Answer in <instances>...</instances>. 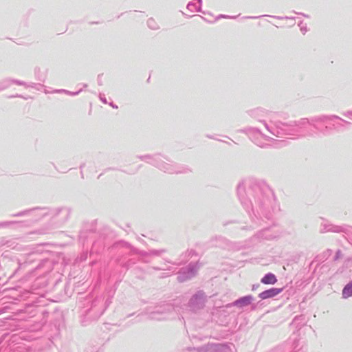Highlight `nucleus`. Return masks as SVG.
Returning a JSON list of instances; mask_svg holds the SVG:
<instances>
[{
	"label": "nucleus",
	"instance_id": "obj_1",
	"mask_svg": "<svg viewBox=\"0 0 352 352\" xmlns=\"http://www.w3.org/2000/svg\"><path fill=\"white\" fill-rule=\"evenodd\" d=\"M283 291L282 288H271L270 289L265 290L258 294V296L262 300L273 298L279 294H280Z\"/></svg>",
	"mask_w": 352,
	"mask_h": 352
},
{
	"label": "nucleus",
	"instance_id": "obj_2",
	"mask_svg": "<svg viewBox=\"0 0 352 352\" xmlns=\"http://www.w3.org/2000/svg\"><path fill=\"white\" fill-rule=\"evenodd\" d=\"M261 281L265 285H274L277 282V278L274 274L268 273L261 278Z\"/></svg>",
	"mask_w": 352,
	"mask_h": 352
},
{
	"label": "nucleus",
	"instance_id": "obj_3",
	"mask_svg": "<svg viewBox=\"0 0 352 352\" xmlns=\"http://www.w3.org/2000/svg\"><path fill=\"white\" fill-rule=\"evenodd\" d=\"M252 300V297L251 296H246L236 300L234 302V305L236 307H242L250 305L251 303Z\"/></svg>",
	"mask_w": 352,
	"mask_h": 352
},
{
	"label": "nucleus",
	"instance_id": "obj_4",
	"mask_svg": "<svg viewBox=\"0 0 352 352\" xmlns=\"http://www.w3.org/2000/svg\"><path fill=\"white\" fill-rule=\"evenodd\" d=\"M342 295L344 298L352 296V283L346 285L342 290Z\"/></svg>",
	"mask_w": 352,
	"mask_h": 352
}]
</instances>
